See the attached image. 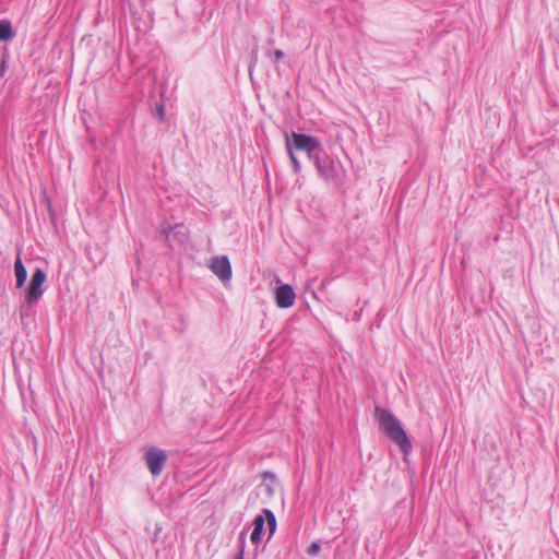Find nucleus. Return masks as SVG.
I'll return each instance as SVG.
<instances>
[{"label":"nucleus","instance_id":"2eb2a0df","mask_svg":"<svg viewBox=\"0 0 559 559\" xmlns=\"http://www.w3.org/2000/svg\"><path fill=\"white\" fill-rule=\"evenodd\" d=\"M175 235H180V238H179V241L180 242H185L186 241V235L185 234H181L180 231L176 233Z\"/></svg>","mask_w":559,"mask_h":559},{"label":"nucleus","instance_id":"f03ea898","mask_svg":"<svg viewBox=\"0 0 559 559\" xmlns=\"http://www.w3.org/2000/svg\"><path fill=\"white\" fill-rule=\"evenodd\" d=\"M376 415L381 429L388 437L399 445L404 454H409L412 451V442L406 435L402 423L390 411L383 408H376Z\"/></svg>","mask_w":559,"mask_h":559},{"label":"nucleus","instance_id":"39448f33","mask_svg":"<svg viewBox=\"0 0 559 559\" xmlns=\"http://www.w3.org/2000/svg\"><path fill=\"white\" fill-rule=\"evenodd\" d=\"M144 459L151 474L153 476H158L164 469V466L167 461V454L164 450L157 448H150L145 452Z\"/></svg>","mask_w":559,"mask_h":559},{"label":"nucleus","instance_id":"20e7f679","mask_svg":"<svg viewBox=\"0 0 559 559\" xmlns=\"http://www.w3.org/2000/svg\"><path fill=\"white\" fill-rule=\"evenodd\" d=\"M46 280L47 274L44 270L38 267L33 272L29 285L26 289L25 299L27 305L32 306L41 298L45 292L43 285L46 282Z\"/></svg>","mask_w":559,"mask_h":559},{"label":"nucleus","instance_id":"1a4fd4ad","mask_svg":"<svg viewBox=\"0 0 559 559\" xmlns=\"http://www.w3.org/2000/svg\"><path fill=\"white\" fill-rule=\"evenodd\" d=\"M15 36L9 20H0V41H9Z\"/></svg>","mask_w":559,"mask_h":559},{"label":"nucleus","instance_id":"9d476101","mask_svg":"<svg viewBox=\"0 0 559 559\" xmlns=\"http://www.w3.org/2000/svg\"><path fill=\"white\" fill-rule=\"evenodd\" d=\"M321 550V545L318 542H313L307 549L309 556H317Z\"/></svg>","mask_w":559,"mask_h":559},{"label":"nucleus","instance_id":"f257e3e1","mask_svg":"<svg viewBox=\"0 0 559 559\" xmlns=\"http://www.w3.org/2000/svg\"><path fill=\"white\" fill-rule=\"evenodd\" d=\"M285 146L293 164L294 173L301 170V164L296 156V151L305 152L309 160L313 162L319 177L329 185L340 187L346 179V171L342 163L329 155L321 141L312 135L293 132L289 136L285 134Z\"/></svg>","mask_w":559,"mask_h":559},{"label":"nucleus","instance_id":"9b49d317","mask_svg":"<svg viewBox=\"0 0 559 559\" xmlns=\"http://www.w3.org/2000/svg\"><path fill=\"white\" fill-rule=\"evenodd\" d=\"M283 56H284L283 51H282V50H280V49H276V50L272 53V60H273L274 62H277V61H280V60L283 58Z\"/></svg>","mask_w":559,"mask_h":559},{"label":"nucleus","instance_id":"dca6fc26","mask_svg":"<svg viewBox=\"0 0 559 559\" xmlns=\"http://www.w3.org/2000/svg\"><path fill=\"white\" fill-rule=\"evenodd\" d=\"M234 559H242V552H239Z\"/></svg>","mask_w":559,"mask_h":559},{"label":"nucleus","instance_id":"f8f14e48","mask_svg":"<svg viewBox=\"0 0 559 559\" xmlns=\"http://www.w3.org/2000/svg\"><path fill=\"white\" fill-rule=\"evenodd\" d=\"M7 69H8L7 60L2 59L0 62V76H3L5 74Z\"/></svg>","mask_w":559,"mask_h":559},{"label":"nucleus","instance_id":"0eeeda50","mask_svg":"<svg viewBox=\"0 0 559 559\" xmlns=\"http://www.w3.org/2000/svg\"><path fill=\"white\" fill-rule=\"evenodd\" d=\"M296 294L288 284L278 286L275 289V301L278 308H290L295 304Z\"/></svg>","mask_w":559,"mask_h":559},{"label":"nucleus","instance_id":"423d86ee","mask_svg":"<svg viewBox=\"0 0 559 559\" xmlns=\"http://www.w3.org/2000/svg\"><path fill=\"white\" fill-rule=\"evenodd\" d=\"M210 269L223 282L231 278V265L226 255L213 258Z\"/></svg>","mask_w":559,"mask_h":559},{"label":"nucleus","instance_id":"4468645a","mask_svg":"<svg viewBox=\"0 0 559 559\" xmlns=\"http://www.w3.org/2000/svg\"><path fill=\"white\" fill-rule=\"evenodd\" d=\"M157 112H158V117H159V119H164L165 110H164V107H163V106H159V107L157 108Z\"/></svg>","mask_w":559,"mask_h":559},{"label":"nucleus","instance_id":"ddd939ff","mask_svg":"<svg viewBox=\"0 0 559 559\" xmlns=\"http://www.w3.org/2000/svg\"><path fill=\"white\" fill-rule=\"evenodd\" d=\"M174 229L173 228H169V229H163L162 234L169 240L170 237H171V234H173Z\"/></svg>","mask_w":559,"mask_h":559},{"label":"nucleus","instance_id":"7ed1b4c3","mask_svg":"<svg viewBox=\"0 0 559 559\" xmlns=\"http://www.w3.org/2000/svg\"><path fill=\"white\" fill-rule=\"evenodd\" d=\"M265 523L269 530V538L276 531V518L274 513L270 509H263L261 514H258L252 522V532L250 535V539L253 544L258 545L262 540V532L264 530Z\"/></svg>","mask_w":559,"mask_h":559},{"label":"nucleus","instance_id":"6e6552de","mask_svg":"<svg viewBox=\"0 0 559 559\" xmlns=\"http://www.w3.org/2000/svg\"><path fill=\"white\" fill-rule=\"evenodd\" d=\"M14 273L16 277V287L21 288L24 286L26 278H27V271L21 260L20 254H17V258L14 262Z\"/></svg>","mask_w":559,"mask_h":559}]
</instances>
